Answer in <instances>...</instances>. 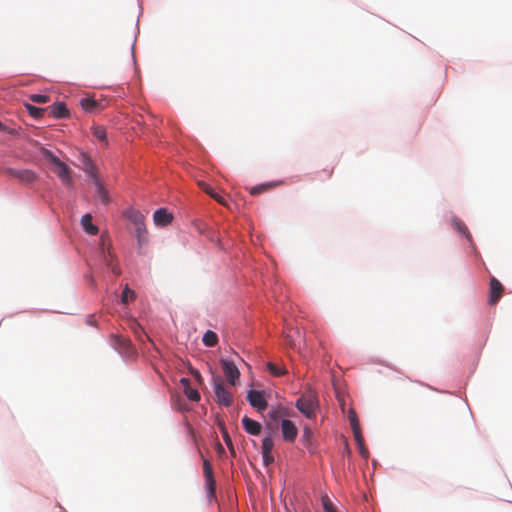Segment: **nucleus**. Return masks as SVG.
Wrapping results in <instances>:
<instances>
[{"instance_id": "nucleus-28", "label": "nucleus", "mask_w": 512, "mask_h": 512, "mask_svg": "<svg viewBox=\"0 0 512 512\" xmlns=\"http://www.w3.org/2000/svg\"><path fill=\"white\" fill-rule=\"evenodd\" d=\"M271 187H273L272 184H261V185H258V186H255V187L251 188L250 193L252 195H258V194H260V193H262L264 191H267Z\"/></svg>"}, {"instance_id": "nucleus-37", "label": "nucleus", "mask_w": 512, "mask_h": 512, "mask_svg": "<svg viewBox=\"0 0 512 512\" xmlns=\"http://www.w3.org/2000/svg\"><path fill=\"white\" fill-rule=\"evenodd\" d=\"M190 372H191V374L195 377V379H196L197 381H199V382H201V381H202V376H201V374H200V372H199L198 370H196V369H194V368H191V369H190Z\"/></svg>"}, {"instance_id": "nucleus-40", "label": "nucleus", "mask_w": 512, "mask_h": 512, "mask_svg": "<svg viewBox=\"0 0 512 512\" xmlns=\"http://www.w3.org/2000/svg\"><path fill=\"white\" fill-rule=\"evenodd\" d=\"M338 401H339V404H340V407L342 409V411L344 412L345 411V400L342 396L338 395Z\"/></svg>"}, {"instance_id": "nucleus-41", "label": "nucleus", "mask_w": 512, "mask_h": 512, "mask_svg": "<svg viewBox=\"0 0 512 512\" xmlns=\"http://www.w3.org/2000/svg\"><path fill=\"white\" fill-rule=\"evenodd\" d=\"M32 100L36 103H46L48 102L49 98H32Z\"/></svg>"}, {"instance_id": "nucleus-35", "label": "nucleus", "mask_w": 512, "mask_h": 512, "mask_svg": "<svg viewBox=\"0 0 512 512\" xmlns=\"http://www.w3.org/2000/svg\"><path fill=\"white\" fill-rule=\"evenodd\" d=\"M211 198H213L214 200H216L219 204H222V205H226V201H225V198L218 194L217 192L214 191V193L212 194Z\"/></svg>"}, {"instance_id": "nucleus-19", "label": "nucleus", "mask_w": 512, "mask_h": 512, "mask_svg": "<svg viewBox=\"0 0 512 512\" xmlns=\"http://www.w3.org/2000/svg\"><path fill=\"white\" fill-rule=\"evenodd\" d=\"M203 343L207 347H214L218 343V336L215 332L208 330L203 336Z\"/></svg>"}, {"instance_id": "nucleus-16", "label": "nucleus", "mask_w": 512, "mask_h": 512, "mask_svg": "<svg viewBox=\"0 0 512 512\" xmlns=\"http://www.w3.org/2000/svg\"><path fill=\"white\" fill-rule=\"evenodd\" d=\"M104 260L107 267L112 271L113 274L119 276L121 274V270L118 265L115 263V259L110 249L107 250V254L104 253Z\"/></svg>"}, {"instance_id": "nucleus-17", "label": "nucleus", "mask_w": 512, "mask_h": 512, "mask_svg": "<svg viewBox=\"0 0 512 512\" xmlns=\"http://www.w3.org/2000/svg\"><path fill=\"white\" fill-rule=\"evenodd\" d=\"M453 227L462 235H464L468 241H471V234L467 228V226L458 218L454 217L452 219Z\"/></svg>"}, {"instance_id": "nucleus-13", "label": "nucleus", "mask_w": 512, "mask_h": 512, "mask_svg": "<svg viewBox=\"0 0 512 512\" xmlns=\"http://www.w3.org/2000/svg\"><path fill=\"white\" fill-rule=\"evenodd\" d=\"M242 424L245 431L251 435H259L261 432V424L255 420L250 419L247 416H244L242 419Z\"/></svg>"}, {"instance_id": "nucleus-24", "label": "nucleus", "mask_w": 512, "mask_h": 512, "mask_svg": "<svg viewBox=\"0 0 512 512\" xmlns=\"http://www.w3.org/2000/svg\"><path fill=\"white\" fill-rule=\"evenodd\" d=\"M274 442L271 436H266L262 441V454L272 453Z\"/></svg>"}, {"instance_id": "nucleus-3", "label": "nucleus", "mask_w": 512, "mask_h": 512, "mask_svg": "<svg viewBox=\"0 0 512 512\" xmlns=\"http://www.w3.org/2000/svg\"><path fill=\"white\" fill-rule=\"evenodd\" d=\"M296 407L307 418H313L315 416V410L317 408V401L315 395L312 392L302 395L296 401Z\"/></svg>"}, {"instance_id": "nucleus-2", "label": "nucleus", "mask_w": 512, "mask_h": 512, "mask_svg": "<svg viewBox=\"0 0 512 512\" xmlns=\"http://www.w3.org/2000/svg\"><path fill=\"white\" fill-rule=\"evenodd\" d=\"M215 400L219 405L229 407L233 403V394L220 376L213 379Z\"/></svg>"}, {"instance_id": "nucleus-14", "label": "nucleus", "mask_w": 512, "mask_h": 512, "mask_svg": "<svg viewBox=\"0 0 512 512\" xmlns=\"http://www.w3.org/2000/svg\"><path fill=\"white\" fill-rule=\"evenodd\" d=\"M81 107L86 112H93L99 109H102L104 106L97 101L95 98H81Z\"/></svg>"}, {"instance_id": "nucleus-32", "label": "nucleus", "mask_w": 512, "mask_h": 512, "mask_svg": "<svg viewBox=\"0 0 512 512\" xmlns=\"http://www.w3.org/2000/svg\"><path fill=\"white\" fill-rule=\"evenodd\" d=\"M198 186L200 187V189L202 191H204L206 194H208L210 197L212 196V194L214 193V189L208 185L207 183L203 182V181H199L198 182Z\"/></svg>"}, {"instance_id": "nucleus-1", "label": "nucleus", "mask_w": 512, "mask_h": 512, "mask_svg": "<svg viewBox=\"0 0 512 512\" xmlns=\"http://www.w3.org/2000/svg\"><path fill=\"white\" fill-rule=\"evenodd\" d=\"M41 154L46 160L50 161L52 164L55 165L54 173L61 179L63 184L71 185L72 178L68 166L48 149L42 148Z\"/></svg>"}, {"instance_id": "nucleus-39", "label": "nucleus", "mask_w": 512, "mask_h": 512, "mask_svg": "<svg viewBox=\"0 0 512 512\" xmlns=\"http://www.w3.org/2000/svg\"><path fill=\"white\" fill-rule=\"evenodd\" d=\"M312 436V431L308 428V427H305L304 428V431H303V437L305 440L309 441L310 438Z\"/></svg>"}, {"instance_id": "nucleus-30", "label": "nucleus", "mask_w": 512, "mask_h": 512, "mask_svg": "<svg viewBox=\"0 0 512 512\" xmlns=\"http://www.w3.org/2000/svg\"><path fill=\"white\" fill-rule=\"evenodd\" d=\"M267 368L274 376H281L285 373L283 369L273 363H268Z\"/></svg>"}, {"instance_id": "nucleus-10", "label": "nucleus", "mask_w": 512, "mask_h": 512, "mask_svg": "<svg viewBox=\"0 0 512 512\" xmlns=\"http://www.w3.org/2000/svg\"><path fill=\"white\" fill-rule=\"evenodd\" d=\"M47 114L56 119H63L69 117V110L64 102H56L52 106L46 108Z\"/></svg>"}, {"instance_id": "nucleus-11", "label": "nucleus", "mask_w": 512, "mask_h": 512, "mask_svg": "<svg viewBox=\"0 0 512 512\" xmlns=\"http://www.w3.org/2000/svg\"><path fill=\"white\" fill-rule=\"evenodd\" d=\"M153 219L157 226H166L172 222L173 215L166 209L160 208L154 212Z\"/></svg>"}, {"instance_id": "nucleus-33", "label": "nucleus", "mask_w": 512, "mask_h": 512, "mask_svg": "<svg viewBox=\"0 0 512 512\" xmlns=\"http://www.w3.org/2000/svg\"><path fill=\"white\" fill-rule=\"evenodd\" d=\"M222 432H223V438H224L226 445L229 447L230 451L232 453H234V448H233L232 441H231L229 434L227 433V431L225 429H222Z\"/></svg>"}, {"instance_id": "nucleus-5", "label": "nucleus", "mask_w": 512, "mask_h": 512, "mask_svg": "<svg viewBox=\"0 0 512 512\" xmlns=\"http://www.w3.org/2000/svg\"><path fill=\"white\" fill-rule=\"evenodd\" d=\"M4 173L10 177L17 179L23 184L33 183L37 179V175L34 171L29 169L17 170L14 168L5 169Z\"/></svg>"}, {"instance_id": "nucleus-15", "label": "nucleus", "mask_w": 512, "mask_h": 512, "mask_svg": "<svg viewBox=\"0 0 512 512\" xmlns=\"http://www.w3.org/2000/svg\"><path fill=\"white\" fill-rule=\"evenodd\" d=\"M81 224L83 229L90 235H96L99 232L97 226L92 223V216L90 214H85L82 216Z\"/></svg>"}, {"instance_id": "nucleus-38", "label": "nucleus", "mask_w": 512, "mask_h": 512, "mask_svg": "<svg viewBox=\"0 0 512 512\" xmlns=\"http://www.w3.org/2000/svg\"><path fill=\"white\" fill-rule=\"evenodd\" d=\"M2 132H4V133H9V134H13V133H14V130H13V129H9V128H7V127L4 125V123H2V122L0 121V133H2Z\"/></svg>"}, {"instance_id": "nucleus-42", "label": "nucleus", "mask_w": 512, "mask_h": 512, "mask_svg": "<svg viewBox=\"0 0 512 512\" xmlns=\"http://www.w3.org/2000/svg\"><path fill=\"white\" fill-rule=\"evenodd\" d=\"M269 415H270V418H271V419L276 420V419H277V417H278V411H276V410H275V411H271V412L269 413Z\"/></svg>"}, {"instance_id": "nucleus-12", "label": "nucleus", "mask_w": 512, "mask_h": 512, "mask_svg": "<svg viewBox=\"0 0 512 512\" xmlns=\"http://www.w3.org/2000/svg\"><path fill=\"white\" fill-rule=\"evenodd\" d=\"M180 383L183 386V392L185 396L193 402H197L200 400L199 392L191 387V382L188 378H181Z\"/></svg>"}, {"instance_id": "nucleus-25", "label": "nucleus", "mask_w": 512, "mask_h": 512, "mask_svg": "<svg viewBox=\"0 0 512 512\" xmlns=\"http://www.w3.org/2000/svg\"><path fill=\"white\" fill-rule=\"evenodd\" d=\"M135 292L131 290L128 286H126L121 295V302L123 304H128L129 301L135 298Z\"/></svg>"}, {"instance_id": "nucleus-43", "label": "nucleus", "mask_w": 512, "mask_h": 512, "mask_svg": "<svg viewBox=\"0 0 512 512\" xmlns=\"http://www.w3.org/2000/svg\"><path fill=\"white\" fill-rule=\"evenodd\" d=\"M29 96H33V97H36V96H42L41 94H36V93H33V94H30Z\"/></svg>"}, {"instance_id": "nucleus-18", "label": "nucleus", "mask_w": 512, "mask_h": 512, "mask_svg": "<svg viewBox=\"0 0 512 512\" xmlns=\"http://www.w3.org/2000/svg\"><path fill=\"white\" fill-rule=\"evenodd\" d=\"M25 107L29 114L36 120L41 119L45 114H47L46 108H39L30 104H26Z\"/></svg>"}, {"instance_id": "nucleus-26", "label": "nucleus", "mask_w": 512, "mask_h": 512, "mask_svg": "<svg viewBox=\"0 0 512 512\" xmlns=\"http://www.w3.org/2000/svg\"><path fill=\"white\" fill-rule=\"evenodd\" d=\"M117 349L123 351L130 347V341L123 337L113 336Z\"/></svg>"}, {"instance_id": "nucleus-23", "label": "nucleus", "mask_w": 512, "mask_h": 512, "mask_svg": "<svg viewBox=\"0 0 512 512\" xmlns=\"http://www.w3.org/2000/svg\"><path fill=\"white\" fill-rule=\"evenodd\" d=\"M136 237L138 239L139 244H143L147 241V230L145 227V223L135 226Z\"/></svg>"}, {"instance_id": "nucleus-31", "label": "nucleus", "mask_w": 512, "mask_h": 512, "mask_svg": "<svg viewBox=\"0 0 512 512\" xmlns=\"http://www.w3.org/2000/svg\"><path fill=\"white\" fill-rule=\"evenodd\" d=\"M352 430H353V435H354L356 443L361 444L362 442H364L362 432L360 429V425L352 427Z\"/></svg>"}, {"instance_id": "nucleus-27", "label": "nucleus", "mask_w": 512, "mask_h": 512, "mask_svg": "<svg viewBox=\"0 0 512 512\" xmlns=\"http://www.w3.org/2000/svg\"><path fill=\"white\" fill-rule=\"evenodd\" d=\"M321 500L324 512H337L334 504L331 502L327 495L322 496Z\"/></svg>"}, {"instance_id": "nucleus-29", "label": "nucleus", "mask_w": 512, "mask_h": 512, "mask_svg": "<svg viewBox=\"0 0 512 512\" xmlns=\"http://www.w3.org/2000/svg\"><path fill=\"white\" fill-rule=\"evenodd\" d=\"M347 417H348V420L351 424V427H355V426H358L359 425V421H358V418H357V414L356 412L354 411V409L350 408L348 410V414H347Z\"/></svg>"}, {"instance_id": "nucleus-34", "label": "nucleus", "mask_w": 512, "mask_h": 512, "mask_svg": "<svg viewBox=\"0 0 512 512\" xmlns=\"http://www.w3.org/2000/svg\"><path fill=\"white\" fill-rule=\"evenodd\" d=\"M263 456V462L265 466H269L274 462V457L272 453L269 454H262Z\"/></svg>"}, {"instance_id": "nucleus-22", "label": "nucleus", "mask_w": 512, "mask_h": 512, "mask_svg": "<svg viewBox=\"0 0 512 512\" xmlns=\"http://www.w3.org/2000/svg\"><path fill=\"white\" fill-rule=\"evenodd\" d=\"M93 136L96 139H98L99 141H101L105 146L108 145L106 130L104 127H102V126L93 127Z\"/></svg>"}, {"instance_id": "nucleus-4", "label": "nucleus", "mask_w": 512, "mask_h": 512, "mask_svg": "<svg viewBox=\"0 0 512 512\" xmlns=\"http://www.w3.org/2000/svg\"><path fill=\"white\" fill-rule=\"evenodd\" d=\"M220 364L229 385L235 386L240 378L239 369L236 367L233 361L227 359H221Z\"/></svg>"}, {"instance_id": "nucleus-8", "label": "nucleus", "mask_w": 512, "mask_h": 512, "mask_svg": "<svg viewBox=\"0 0 512 512\" xmlns=\"http://www.w3.org/2000/svg\"><path fill=\"white\" fill-rule=\"evenodd\" d=\"M281 432L285 441L293 443L298 435V428L291 420L284 419L281 422Z\"/></svg>"}, {"instance_id": "nucleus-7", "label": "nucleus", "mask_w": 512, "mask_h": 512, "mask_svg": "<svg viewBox=\"0 0 512 512\" xmlns=\"http://www.w3.org/2000/svg\"><path fill=\"white\" fill-rule=\"evenodd\" d=\"M203 473L205 477V485L208 490V495L211 498L215 497L216 482L213 476L212 466L208 460H204L203 462Z\"/></svg>"}, {"instance_id": "nucleus-6", "label": "nucleus", "mask_w": 512, "mask_h": 512, "mask_svg": "<svg viewBox=\"0 0 512 512\" xmlns=\"http://www.w3.org/2000/svg\"><path fill=\"white\" fill-rule=\"evenodd\" d=\"M247 400L250 405L259 412H263L268 406L263 392L258 390H250L247 395Z\"/></svg>"}, {"instance_id": "nucleus-20", "label": "nucleus", "mask_w": 512, "mask_h": 512, "mask_svg": "<svg viewBox=\"0 0 512 512\" xmlns=\"http://www.w3.org/2000/svg\"><path fill=\"white\" fill-rule=\"evenodd\" d=\"M126 215L128 219L134 224V226L144 223L143 214L137 210L131 209L126 213Z\"/></svg>"}, {"instance_id": "nucleus-21", "label": "nucleus", "mask_w": 512, "mask_h": 512, "mask_svg": "<svg viewBox=\"0 0 512 512\" xmlns=\"http://www.w3.org/2000/svg\"><path fill=\"white\" fill-rule=\"evenodd\" d=\"M95 184L97 186V194L99 199L103 204L109 203V196L107 190L104 188V186L100 183V181L95 177Z\"/></svg>"}, {"instance_id": "nucleus-36", "label": "nucleus", "mask_w": 512, "mask_h": 512, "mask_svg": "<svg viewBox=\"0 0 512 512\" xmlns=\"http://www.w3.org/2000/svg\"><path fill=\"white\" fill-rule=\"evenodd\" d=\"M357 445H358V447H359L360 455H361L363 458L367 459V458H368L369 453H368V450H367V449L365 448V446H364V442H362L361 444H357Z\"/></svg>"}, {"instance_id": "nucleus-9", "label": "nucleus", "mask_w": 512, "mask_h": 512, "mask_svg": "<svg viewBox=\"0 0 512 512\" xmlns=\"http://www.w3.org/2000/svg\"><path fill=\"white\" fill-rule=\"evenodd\" d=\"M503 291V285L495 277H491L488 300L489 304L495 305L502 297Z\"/></svg>"}]
</instances>
